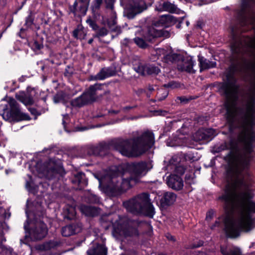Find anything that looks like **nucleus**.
<instances>
[{"mask_svg":"<svg viewBox=\"0 0 255 255\" xmlns=\"http://www.w3.org/2000/svg\"><path fill=\"white\" fill-rule=\"evenodd\" d=\"M177 100L180 101L181 103L186 104L187 103L189 100L185 96H181L177 97Z\"/></svg>","mask_w":255,"mask_h":255,"instance_id":"c03bdc74","label":"nucleus"},{"mask_svg":"<svg viewBox=\"0 0 255 255\" xmlns=\"http://www.w3.org/2000/svg\"><path fill=\"white\" fill-rule=\"evenodd\" d=\"M65 98V93L63 91H59L57 92L53 98V101L57 104L64 101Z\"/></svg>","mask_w":255,"mask_h":255,"instance_id":"f704fd0d","label":"nucleus"},{"mask_svg":"<svg viewBox=\"0 0 255 255\" xmlns=\"http://www.w3.org/2000/svg\"><path fill=\"white\" fill-rule=\"evenodd\" d=\"M182 59V55L176 53H169L164 56L165 61L166 62L179 63L181 59Z\"/></svg>","mask_w":255,"mask_h":255,"instance_id":"c85d7f7f","label":"nucleus"},{"mask_svg":"<svg viewBox=\"0 0 255 255\" xmlns=\"http://www.w3.org/2000/svg\"><path fill=\"white\" fill-rule=\"evenodd\" d=\"M175 21L174 16L170 14L161 15L158 19L154 21L152 25L148 26L146 28V32L144 35L145 39L151 41L153 39L160 37H169L170 33L164 29Z\"/></svg>","mask_w":255,"mask_h":255,"instance_id":"423d86ee","label":"nucleus"},{"mask_svg":"<svg viewBox=\"0 0 255 255\" xmlns=\"http://www.w3.org/2000/svg\"><path fill=\"white\" fill-rule=\"evenodd\" d=\"M255 0H242V9L239 13V25L231 27L233 38L231 49L236 61L233 67H255V37L242 35L244 32L251 28L254 31V19L249 21L248 17L254 18Z\"/></svg>","mask_w":255,"mask_h":255,"instance_id":"f03ea898","label":"nucleus"},{"mask_svg":"<svg viewBox=\"0 0 255 255\" xmlns=\"http://www.w3.org/2000/svg\"><path fill=\"white\" fill-rule=\"evenodd\" d=\"M216 224H219V222H216Z\"/></svg>","mask_w":255,"mask_h":255,"instance_id":"e2e57ef3","label":"nucleus"},{"mask_svg":"<svg viewBox=\"0 0 255 255\" xmlns=\"http://www.w3.org/2000/svg\"><path fill=\"white\" fill-rule=\"evenodd\" d=\"M198 58L199 62L200 72L205 70L214 68L216 66V62L215 61H210L201 55H198Z\"/></svg>","mask_w":255,"mask_h":255,"instance_id":"b1692460","label":"nucleus"},{"mask_svg":"<svg viewBox=\"0 0 255 255\" xmlns=\"http://www.w3.org/2000/svg\"><path fill=\"white\" fill-rule=\"evenodd\" d=\"M144 222L139 220H134L129 219H124L120 225V230L117 231L120 234H123L125 237H137L139 232L137 228L140 224Z\"/></svg>","mask_w":255,"mask_h":255,"instance_id":"1a4fd4ad","label":"nucleus"},{"mask_svg":"<svg viewBox=\"0 0 255 255\" xmlns=\"http://www.w3.org/2000/svg\"><path fill=\"white\" fill-rule=\"evenodd\" d=\"M71 182L74 185L78 186L77 189L78 190L84 189L88 184V180L85 174L82 172L75 174Z\"/></svg>","mask_w":255,"mask_h":255,"instance_id":"5701e85b","label":"nucleus"},{"mask_svg":"<svg viewBox=\"0 0 255 255\" xmlns=\"http://www.w3.org/2000/svg\"><path fill=\"white\" fill-rule=\"evenodd\" d=\"M176 170L177 172L179 171V173L181 174H183L184 173V168L183 167L179 166L177 167Z\"/></svg>","mask_w":255,"mask_h":255,"instance_id":"09e8293b","label":"nucleus"},{"mask_svg":"<svg viewBox=\"0 0 255 255\" xmlns=\"http://www.w3.org/2000/svg\"><path fill=\"white\" fill-rule=\"evenodd\" d=\"M215 132L212 128L199 129L195 133L194 138L197 141L208 142L212 139Z\"/></svg>","mask_w":255,"mask_h":255,"instance_id":"2eb2a0df","label":"nucleus"},{"mask_svg":"<svg viewBox=\"0 0 255 255\" xmlns=\"http://www.w3.org/2000/svg\"><path fill=\"white\" fill-rule=\"evenodd\" d=\"M125 3H129L126 6L124 10V16L128 19H131L134 18L135 16L144 10H146L148 5L144 0H138L132 1V0H123Z\"/></svg>","mask_w":255,"mask_h":255,"instance_id":"6e6552de","label":"nucleus"},{"mask_svg":"<svg viewBox=\"0 0 255 255\" xmlns=\"http://www.w3.org/2000/svg\"><path fill=\"white\" fill-rule=\"evenodd\" d=\"M116 73V68L114 66L104 67L96 75L92 76L91 79L93 80H103L115 75Z\"/></svg>","mask_w":255,"mask_h":255,"instance_id":"f3484780","label":"nucleus"},{"mask_svg":"<svg viewBox=\"0 0 255 255\" xmlns=\"http://www.w3.org/2000/svg\"><path fill=\"white\" fill-rule=\"evenodd\" d=\"M66 73H69L68 71H67V70H66V72H65V74H66Z\"/></svg>","mask_w":255,"mask_h":255,"instance_id":"052dcab7","label":"nucleus"},{"mask_svg":"<svg viewBox=\"0 0 255 255\" xmlns=\"http://www.w3.org/2000/svg\"><path fill=\"white\" fill-rule=\"evenodd\" d=\"M133 68L135 71L142 75H157L160 72L158 66L153 64H143L140 62L133 65Z\"/></svg>","mask_w":255,"mask_h":255,"instance_id":"4468645a","label":"nucleus"},{"mask_svg":"<svg viewBox=\"0 0 255 255\" xmlns=\"http://www.w3.org/2000/svg\"><path fill=\"white\" fill-rule=\"evenodd\" d=\"M71 105L74 108H80L87 105L82 95L70 101Z\"/></svg>","mask_w":255,"mask_h":255,"instance_id":"c756f323","label":"nucleus"},{"mask_svg":"<svg viewBox=\"0 0 255 255\" xmlns=\"http://www.w3.org/2000/svg\"><path fill=\"white\" fill-rule=\"evenodd\" d=\"M213 216V212L212 210L209 211L207 212L206 215V219L210 220L212 218Z\"/></svg>","mask_w":255,"mask_h":255,"instance_id":"49530a36","label":"nucleus"},{"mask_svg":"<svg viewBox=\"0 0 255 255\" xmlns=\"http://www.w3.org/2000/svg\"><path fill=\"white\" fill-rule=\"evenodd\" d=\"M34 17V13L31 10H30L28 15L25 18V25L27 28H30L33 24Z\"/></svg>","mask_w":255,"mask_h":255,"instance_id":"72a5a7b5","label":"nucleus"},{"mask_svg":"<svg viewBox=\"0 0 255 255\" xmlns=\"http://www.w3.org/2000/svg\"><path fill=\"white\" fill-rule=\"evenodd\" d=\"M120 113V111L119 110H111L109 111V113L112 114H118Z\"/></svg>","mask_w":255,"mask_h":255,"instance_id":"8fccbe9b","label":"nucleus"},{"mask_svg":"<svg viewBox=\"0 0 255 255\" xmlns=\"http://www.w3.org/2000/svg\"><path fill=\"white\" fill-rule=\"evenodd\" d=\"M0 115L4 120L9 122H17L31 119L28 114L21 111L18 103L12 98H9L6 104L0 105Z\"/></svg>","mask_w":255,"mask_h":255,"instance_id":"0eeeda50","label":"nucleus"},{"mask_svg":"<svg viewBox=\"0 0 255 255\" xmlns=\"http://www.w3.org/2000/svg\"><path fill=\"white\" fill-rule=\"evenodd\" d=\"M228 146L226 143L221 144L220 146L215 147V151L216 152H220L223 150L228 149Z\"/></svg>","mask_w":255,"mask_h":255,"instance_id":"37998d69","label":"nucleus"},{"mask_svg":"<svg viewBox=\"0 0 255 255\" xmlns=\"http://www.w3.org/2000/svg\"><path fill=\"white\" fill-rule=\"evenodd\" d=\"M127 210L135 215H144L152 218L155 214L154 209L147 193H142L129 200L124 202Z\"/></svg>","mask_w":255,"mask_h":255,"instance_id":"39448f33","label":"nucleus"},{"mask_svg":"<svg viewBox=\"0 0 255 255\" xmlns=\"http://www.w3.org/2000/svg\"><path fill=\"white\" fill-rule=\"evenodd\" d=\"M148 89L149 91H150L151 92L154 90L152 86H149Z\"/></svg>","mask_w":255,"mask_h":255,"instance_id":"603ef678","label":"nucleus"},{"mask_svg":"<svg viewBox=\"0 0 255 255\" xmlns=\"http://www.w3.org/2000/svg\"><path fill=\"white\" fill-rule=\"evenodd\" d=\"M76 215L75 209L73 206H67L64 208V218L68 220L73 219Z\"/></svg>","mask_w":255,"mask_h":255,"instance_id":"7c9ffc66","label":"nucleus"},{"mask_svg":"<svg viewBox=\"0 0 255 255\" xmlns=\"http://www.w3.org/2000/svg\"><path fill=\"white\" fill-rule=\"evenodd\" d=\"M86 22L94 30L96 31L98 29L99 26L94 20L89 18L86 20Z\"/></svg>","mask_w":255,"mask_h":255,"instance_id":"ea45409f","label":"nucleus"},{"mask_svg":"<svg viewBox=\"0 0 255 255\" xmlns=\"http://www.w3.org/2000/svg\"><path fill=\"white\" fill-rule=\"evenodd\" d=\"M93 42V38H91L88 40V44H91Z\"/></svg>","mask_w":255,"mask_h":255,"instance_id":"864d4df0","label":"nucleus"},{"mask_svg":"<svg viewBox=\"0 0 255 255\" xmlns=\"http://www.w3.org/2000/svg\"><path fill=\"white\" fill-rule=\"evenodd\" d=\"M136 107V106H126L122 108V110L125 112H127V111L131 110Z\"/></svg>","mask_w":255,"mask_h":255,"instance_id":"de8ad7c7","label":"nucleus"},{"mask_svg":"<svg viewBox=\"0 0 255 255\" xmlns=\"http://www.w3.org/2000/svg\"><path fill=\"white\" fill-rule=\"evenodd\" d=\"M194 62L191 57L184 58L181 59L179 63L177 64L178 69L181 71H186L190 73H195L196 70L193 69Z\"/></svg>","mask_w":255,"mask_h":255,"instance_id":"a211bd4d","label":"nucleus"},{"mask_svg":"<svg viewBox=\"0 0 255 255\" xmlns=\"http://www.w3.org/2000/svg\"><path fill=\"white\" fill-rule=\"evenodd\" d=\"M99 208L89 205H81L80 210L81 212L87 216L94 217L97 216L99 213Z\"/></svg>","mask_w":255,"mask_h":255,"instance_id":"a878e982","label":"nucleus"},{"mask_svg":"<svg viewBox=\"0 0 255 255\" xmlns=\"http://www.w3.org/2000/svg\"><path fill=\"white\" fill-rule=\"evenodd\" d=\"M30 113L36 116L35 119H36V117L38 116L41 115L42 114H43L46 112L48 110L47 108H43L41 109H37L34 108H29L28 109Z\"/></svg>","mask_w":255,"mask_h":255,"instance_id":"c9c22d12","label":"nucleus"},{"mask_svg":"<svg viewBox=\"0 0 255 255\" xmlns=\"http://www.w3.org/2000/svg\"><path fill=\"white\" fill-rule=\"evenodd\" d=\"M73 36L77 39L81 40L85 39L86 32L84 27L81 24H78L76 28L73 31Z\"/></svg>","mask_w":255,"mask_h":255,"instance_id":"cd10ccee","label":"nucleus"},{"mask_svg":"<svg viewBox=\"0 0 255 255\" xmlns=\"http://www.w3.org/2000/svg\"><path fill=\"white\" fill-rule=\"evenodd\" d=\"M189 22L188 21H186V25H187V26H188V25H189Z\"/></svg>","mask_w":255,"mask_h":255,"instance_id":"13d9d810","label":"nucleus"},{"mask_svg":"<svg viewBox=\"0 0 255 255\" xmlns=\"http://www.w3.org/2000/svg\"><path fill=\"white\" fill-rule=\"evenodd\" d=\"M155 9L158 11H167L169 13H177L179 8L177 6L168 0H162L156 6Z\"/></svg>","mask_w":255,"mask_h":255,"instance_id":"412c9836","label":"nucleus"},{"mask_svg":"<svg viewBox=\"0 0 255 255\" xmlns=\"http://www.w3.org/2000/svg\"><path fill=\"white\" fill-rule=\"evenodd\" d=\"M88 255H107V248L103 245L98 244L96 247L87 251Z\"/></svg>","mask_w":255,"mask_h":255,"instance_id":"393cba45","label":"nucleus"},{"mask_svg":"<svg viewBox=\"0 0 255 255\" xmlns=\"http://www.w3.org/2000/svg\"><path fill=\"white\" fill-rule=\"evenodd\" d=\"M130 175L123 178L118 171H110L99 180L100 186L113 196H116L130 189L139 181L148 171L147 164L144 161L131 163L128 167Z\"/></svg>","mask_w":255,"mask_h":255,"instance_id":"20e7f679","label":"nucleus"},{"mask_svg":"<svg viewBox=\"0 0 255 255\" xmlns=\"http://www.w3.org/2000/svg\"><path fill=\"white\" fill-rule=\"evenodd\" d=\"M29 186H30V183L28 181H27L26 183V187L27 188H28Z\"/></svg>","mask_w":255,"mask_h":255,"instance_id":"5fc2aeb1","label":"nucleus"},{"mask_svg":"<svg viewBox=\"0 0 255 255\" xmlns=\"http://www.w3.org/2000/svg\"><path fill=\"white\" fill-rule=\"evenodd\" d=\"M20 242H22L23 243L25 244V243L22 241V239L20 240Z\"/></svg>","mask_w":255,"mask_h":255,"instance_id":"bf43d9fd","label":"nucleus"},{"mask_svg":"<svg viewBox=\"0 0 255 255\" xmlns=\"http://www.w3.org/2000/svg\"><path fill=\"white\" fill-rule=\"evenodd\" d=\"M221 252L223 255H242L240 250L238 248H235L227 251L223 247H221Z\"/></svg>","mask_w":255,"mask_h":255,"instance_id":"473e14b6","label":"nucleus"},{"mask_svg":"<svg viewBox=\"0 0 255 255\" xmlns=\"http://www.w3.org/2000/svg\"><path fill=\"white\" fill-rule=\"evenodd\" d=\"M90 0H75L73 5H69L68 13L80 17L86 15Z\"/></svg>","mask_w":255,"mask_h":255,"instance_id":"f8f14e48","label":"nucleus"},{"mask_svg":"<svg viewBox=\"0 0 255 255\" xmlns=\"http://www.w3.org/2000/svg\"><path fill=\"white\" fill-rule=\"evenodd\" d=\"M97 33L94 35V37H100L106 36L108 33V30L105 27H102L97 30Z\"/></svg>","mask_w":255,"mask_h":255,"instance_id":"e433bc0d","label":"nucleus"},{"mask_svg":"<svg viewBox=\"0 0 255 255\" xmlns=\"http://www.w3.org/2000/svg\"><path fill=\"white\" fill-rule=\"evenodd\" d=\"M48 229L46 225L43 222L37 223L35 226L31 228L29 235L33 241L40 240L47 235Z\"/></svg>","mask_w":255,"mask_h":255,"instance_id":"ddd939ff","label":"nucleus"},{"mask_svg":"<svg viewBox=\"0 0 255 255\" xmlns=\"http://www.w3.org/2000/svg\"><path fill=\"white\" fill-rule=\"evenodd\" d=\"M154 144V134L151 130H147L136 137L129 139L117 138L108 143H101L96 146L89 148L88 153L90 155L103 156L112 148L126 156H139L151 148Z\"/></svg>","mask_w":255,"mask_h":255,"instance_id":"7ed1b4c3","label":"nucleus"},{"mask_svg":"<svg viewBox=\"0 0 255 255\" xmlns=\"http://www.w3.org/2000/svg\"><path fill=\"white\" fill-rule=\"evenodd\" d=\"M163 93H162V96H160L159 95V93H158V95L156 96V101H162L166 99V98L167 97L168 95V93L166 91H162Z\"/></svg>","mask_w":255,"mask_h":255,"instance_id":"79ce46f5","label":"nucleus"},{"mask_svg":"<svg viewBox=\"0 0 255 255\" xmlns=\"http://www.w3.org/2000/svg\"><path fill=\"white\" fill-rule=\"evenodd\" d=\"M255 120L254 101L248 103L242 117L241 130L238 138L244 146L246 154L237 156L226 171L227 183L223 194L218 197L223 204L226 216L223 219L227 237H238L242 231L253 228V214L255 203L251 199L253 194L243 175L249 167L250 154L253 151L255 138L254 127Z\"/></svg>","mask_w":255,"mask_h":255,"instance_id":"f257e3e1","label":"nucleus"},{"mask_svg":"<svg viewBox=\"0 0 255 255\" xmlns=\"http://www.w3.org/2000/svg\"><path fill=\"white\" fill-rule=\"evenodd\" d=\"M82 226L80 223H74L63 227L61 229V234L64 237H69L80 233Z\"/></svg>","mask_w":255,"mask_h":255,"instance_id":"aec40b11","label":"nucleus"},{"mask_svg":"<svg viewBox=\"0 0 255 255\" xmlns=\"http://www.w3.org/2000/svg\"><path fill=\"white\" fill-rule=\"evenodd\" d=\"M158 115L166 116L168 114V112L166 111L158 110L156 111Z\"/></svg>","mask_w":255,"mask_h":255,"instance_id":"a18cd8bd","label":"nucleus"},{"mask_svg":"<svg viewBox=\"0 0 255 255\" xmlns=\"http://www.w3.org/2000/svg\"><path fill=\"white\" fill-rule=\"evenodd\" d=\"M166 183L169 188L179 191L183 187V181L181 177L175 174H171L167 178Z\"/></svg>","mask_w":255,"mask_h":255,"instance_id":"6ab92c4d","label":"nucleus"},{"mask_svg":"<svg viewBox=\"0 0 255 255\" xmlns=\"http://www.w3.org/2000/svg\"><path fill=\"white\" fill-rule=\"evenodd\" d=\"M62 124L63 125L64 127H65L66 122H65V121H64V120H63V121H62Z\"/></svg>","mask_w":255,"mask_h":255,"instance_id":"6e6d98bb","label":"nucleus"},{"mask_svg":"<svg viewBox=\"0 0 255 255\" xmlns=\"http://www.w3.org/2000/svg\"><path fill=\"white\" fill-rule=\"evenodd\" d=\"M176 194L171 192H164L160 199V205L162 208H166L172 205L176 201Z\"/></svg>","mask_w":255,"mask_h":255,"instance_id":"4be33fe9","label":"nucleus"},{"mask_svg":"<svg viewBox=\"0 0 255 255\" xmlns=\"http://www.w3.org/2000/svg\"><path fill=\"white\" fill-rule=\"evenodd\" d=\"M180 26H181V25H180V23H178V24L176 25V27H177V28H180Z\"/></svg>","mask_w":255,"mask_h":255,"instance_id":"4d7b16f0","label":"nucleus"},{"mask_svg":"<svg viewBox=\"0 0 255 255\" xmlns=\"http://www.w3.org/2000/svg\"><path fill=\"white\" fill-rule=\"evenodd\" d=\"M65 173V171L62 166L60 161L54 159L49 160L45 171V175L47 178L49 180L53 179L59 180Z\"/></svg>","mask_w":255,"mask_h":255,"instance_id":"9d476101","label":"nucleus"},{"mask_svg":"<svg viewBox=\"0 0 255 255\" xmlns=\"http://www.w3.org/2000/svg\"><path fill=\"white\" fill-rule=\"evenodd\" d=\"M116 1V0H93L91 8L93 13L97 14L99 12L102 4L104 3L107 9L112 10L114 8V4Z\"/></svg>","mask_w":255,"mask_h":255,"instance_id":"dca6fc26","label":"nucleus"},{"mask_svg":"<svg viewBox=\"0 0 255 255\" xmlns=\"http://www.w3.org/2000/svg\"><path fill=\"white\" fill-rule=\"evenodd\" d=\"M43 99L44 100V102H45V101H46V98H43Z\"/></svg>","mask_w":255,"mask_h":255,"instance_id":"680f3d73","label":"nucleus"},{"mask_svg":"<svg viewBox=\"0 0 255 255\" xmlns=\"http://www.w3.org/2000/svg\"><path fill=\"white\" fill-rule=\"evenodd\" d=\"M31 47L34 51L39 50L43 48V45L40 41L35 40L32 43Z\"/></svg>","mask_w":255,"mask_h":255,"instance_id":"58836bf2","label":"nucleus"},{"mask_svg":"<svg viewBox=\"0 0 255 255\" xmlns=\"http://www.w3.org/2000/svg\"><path fill=\"white\" fill-rule=\"evenodd\" d=\"M163 86L166 88L175 89L180 87V84L176 81H171L167 84H165Z\"/></svg>","mask_w":255,"mask_h":255,"instance_id":"4c0bfd02","label":"nucleus"},{"mask_svg":"<svg viewBox=\"0 0 255 255\" xmlns=\"http://www.w3.org/2000/svg\"><path fill=\"white\" fill-rule=\"evenodd\" d=\"M16 99L24 104L25 105H31L33 104L34 101L33 98L29 95L25 94L24 93H19L16 95Z\"/></svg>","mask_w":255,"mask_h":255,"instance_id":"bb28decb","label":"nucleus"},{"mask_svg":"<svg viewBox=\"0 0 255 255\" xmlns=\"http://www.w3.org/2000/svg\"><path fill=\"white\" fill-rule=\"evenodd\" d=\"M88 201L91 203H98L100 201L99 198L94 194H90L88 197Z\"/></svg>","mask_w":255,"mask_h":255,"instance_id":"a19ab883","label":"nucleus"},{"mask_svg":"<svg viewBox=\"0 0 255 255\" xmlns=\"http://www.w3.org/2000/svg\"><path fill=\"white\" fill-rule=\"evenodd\" d=\"M101 84H95L86 89L82 94L87 105H91L102 98L105 95L110 94L109 91H106L99 95L98 91L101 89Z\"/></svg>","mask_w":255,"mask_h":255,"instance_id":"9b49d317","label":"nucleus"},{"mask_svg":"<svg viewBox=\"0 0 255 255\" xmlns=\"http://www.w3.org/2000/svg\"><path fill=\"white\" fill-rule=\"evenodd\" d=\"M193 157H191L190 156V154H187L186 156H185V158L187 160V159H189V160H192L193 159Z\"/></svg>","mask_w":255,"mask_h":255,"instance_id":"3c124183","label":"nucleus"},{"mask_svg":"<svg viewBox=\"0 0 255 255\" xmlns=\"http://www.w3.org/2000/svg\"><path fill=\"white\" fill-rule=\"evenodd\" d=\"M146 32V30L144 31L143 34V38L141 37H136L133 39V41L134 43L140 48H145L147 47L148 44L146 42V41H148V40H147L145 39L144 37V35L145 33ZM151 41H149V42H151Z\"/></svg>","mask_w":255,"mask_h":255,"instance_id":"2f4dec72","label":"nucleus"}]
</instances>
